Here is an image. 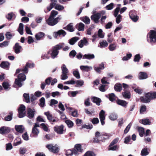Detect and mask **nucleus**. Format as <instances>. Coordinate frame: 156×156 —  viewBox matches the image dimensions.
Segmentation results:
<instances>
[{
    "label": "nucleus",
    "instance_id": "obj_23",
    "mask_svg": "<svg viewBox=\"0 0 156 156\" xmlns=\"http://www.w3.org/2000/svg\"><path fill=\"white\" fill-rule=\"evenodd\" d=\"M64 28L70 32H73L74 30L73 26V24L71 23L68 25L66 27Z\"/></svg>",
    "mask_w": 156,
    "mask_h": 156
},
{
    "label": "nucleus",
    "instance_id": "obj_18",
    "mask_svg": "<svg viewBox=\"0 0 156 156\" xmlns=\"http://www.w3.org/2000/svg\"><path fill=\"white\" fill-rule=\"evenodd\" d=\"M15 128L17 132L20 133H22L24 130V128L22 125H16Z\"/></svg>",
    "mask_w": 156,
    "mask_h": 156
},
{
    "label": "nucleus",
    "instance_id": "obj_5",
    "mask_svg": "<svg viewBox=\"0 0 156 156\" xmlns=\"http://www.w3.org/2000/svg\"><path fill=\"white\" fill-rule=\"evenodd\" d=\"M129 15L130 19L133 22H136L139 19V17L134 10H131L129 12Z\"/></svg>",
    "mask_w": 156,
    "mask_h": 156
},
{
    "label": "nucleus",
    "instance_id": "obj_10",
    "mask_svg": "<svg viewBox=\"0 0 156 156\" xmlns=\"http://www.w3.org/2000/svg\"><path fill=\"white\" fill-rule=\"evenodd\" d=\"M54 131L58 134H61L63 133V126L62 125L55 126L54 128Z\"/></svg>",
    "mask_w": 156,
    "mask_h": 156
},
{
    "label": "nucleus",
    "instance_id": "obj_47",
    "mask_svg": "<svg viewBox=\"0 0 156 156\" xmlns=\"http://www.w3.org/2000/svg\"><path fill=\"white\" fill-rule=\"evenodd\" d=\"M138 131L140 136L141 137H142L144 134V128L142 127H139L138 128Z\"/></svg>",
    "mask_w": 156,
    "mask_h": 156
},
{
    "label": "nucleus",
    "instance_id": "obj_37",
    "mask_svg": "<svg viewBox=\"0 0 156 156\" xmlns=\"http://www.w3.org/2000/svg\"><path fill=\"white\" fill-rule=\"evenodd\" d=\"M114 89L115 90L120 92L122 89V85L120 84L117 83L115 85Z\"/></svg>",
    "mask_w": 156,
    "mask_h": 156
},
{
    "label": "nucleus",
    "instance_id": "obj_51",
    "mask_svg": "<svg viewBox=\"0 0 156 156\" xmlns=\"http://www.w3.org/2000/svg\"><path fill=\"white\" fill-rule=\"evenodd\" d=\"M149 154L148 152L147 151V148H144L141 151V155L142 156H146L147 155Z\"/></svg>",
    "mask_w": 156,
    "mask_h": 156
},
{
    "label": "nucleus",
    "instance_id": "obj_14",
    "mask_svg": "<svg viewBox=\"0 0 156 156\" xmlns=\"http://www.w3.org/2000/svg\"><path fill=\"white\" fill-rule=\"evenodd\" d=\"M10 131V129L9 128L6 126H2L0 128V133L1 134L8 133Z\"/></svg>",
    "mask_w": 156,
    "mask_h": 156
},
{
    "label": "nucleus",
    "instance_id": "obj_59",
    "mask_svg": "<svg viewBox=\"0 0 156 156\" xmlns=\"http://www.w3.org/2000/svg\"><path fill=\"white\" fill-rule=\"evenodd\" d=\"M119 140V138L118 137L114 139L111 142L109 145V147L112 146L115 144L117 143Z\"/></svg>",
    "mask_w": 156,
    "mask_h": 156
},
{
    "label": "nucleus",
    "instance_id": "obj_9",
    "mask_svg": "<svg viewBox=\"0 0 156 156\" xmlns=\"http://www.w3.org/2000/svg\"><path fill=\"white\" fill-rule=\"evenodd\" d=\"M89 44L86 38L84 37L83 39L80 41L78 43V46L80 48H83L84 45L87 46Z\"/></svg>",
    "mask_w": 156,
    "mask_h": 156
},
{
    "label": "nucleus",
    "instance_id": "obj_48",
    "mask_svg": "<svg viewBox=\"0 0 156 156\" xmlns=\"http://www.w3.org/2000/svg\"><path fill=\"white\" fill-rule=\"evenodd\" d=\"M98 35L99 37L101 38H103L104 37V34L103 33V31L102 29H99L98 33Z\"/></svg>",
    "mask_w": 156,
    "mask_h": 156
},
{
    "label": "nucleus",
    "instance_id": "obj_34",
    "mask_svg": "<svg viewBox=\"0 0 156 156\" xmlns=\"http://www.w3.org/2000/svg\"><path fill=\"white\" fill-rule=\"evenodd\" d=\"M73 76L77 79H79L80 78V73L78 71V69H76L73 71Z\"/></svg>",
    "mask_w": 156,
    "mask_h": 156
},
{
    "label": "nucleus",
    "instance_id": "obj_19",
    "mask_svg": "<svg viewBox=\"0 0 156 156\" xmlns=\"http://www.w3.org/2000/svg\"><path fill=\"white\" fill-rule=\"evenodd\" d=\"M79 39L77 37H75L72 38L69 40V43L70 45H73Z\"/></svg>",
    "mask_w": 156,
    "mask_h": 156
},
{
    "label": "nucleus",
    "instance_id": "obj_27",
    "mask_svg": "<svg viewBox=\"0 0 156 156\" xmlns=\"http://www.w3.org/2000/svg\"><path fill=\"white\" fill-rule=\"evenodd\" d=\"M100 46L98 45V47H99L101 48H102L105 47H107L108 46V43L105 41L103 40L102 41H101L99 42Z\"/></svg>",
    "mask_w": 156,
    "mask_h": 156
},
{
    "label": "nucleus",
    "instance_id": "obj_60",
    "mask_svg": "<svg viewBox=\"0 0 156 156\" xmlns=\"http://www.w3.org/2000/svg\"><path fill=\"white\" fill-rule=\"evenodd\" d=\"M84 156H95V154L92 151H87L84 154Z\"/></svg>",
    "mask_w": 156,
    "mask_h": 156
},
{
    "label": "nucleus",
    "instance_id": "obj_32",
    "mask_svg": "<svg viewBox=\"0 0 156 156\" xmlns=\"http://www.w3.org/2000/svg\"><path fill=\"white\" fill-rule=\"evenodd\" d=\"M141 101L145 103H147L150 101L151 100L149 97H147V94H145V98L141 97L140 98Z\"/></svg>",
    "mask_w": 156,
    "mask_h": 156
},
{
    "label": "nucleus",
    "instance_id": "obj_26",
    "mask_svg": "<svg viewBox=\"0 0 156 156\" xmlns=\"http://www.w3.org/2000/svg\"><path fill=\"white\" fill-rule=\"evenodd\" d=\"M94 55L93 54H85L83 57V59H91L94 58Z\"/></svg>",
    "mask_w": 156,
    "mask_h": 156
},
{
    "label": "nucleus",
    "instance_id": "obj_39",
    "mask_svg": "<svg viewBox=\"0 0 156 156\" xmlns=\"http://www.w3.org/2000/svg\"><path fill=\"white\" fill-rule=\"evenodd\" d=\"M32 133L34 134V136H37L39 133V131L37 128H33L32 131Z\"/></svg>",
    "mask_w": 156,
    "mask_h": 156
},
{
    "label": "nucleus",
    "instance_id": "obj_46",
    "mask_svg": "<svg viewBox=\"0 0 156 156\" xmlns=\"http://www.w3.org/2000/svg\"><path fill=\"white\" fill-rule=\"evenodd\" d=\"M82 20L86 24H89L90 22V19L87 16L83 17Z\"/></svg>",
    "mask_w": 156,
    "mask_h": 156
},
{
    "label": "nucleus",
    "instance_id": "obj_7",
    "mask_svg": "<svg viewBox=\"0 0 156 156\" xmlns=\"http://www.w3.org/2000/svg\"><path fill=\"white\" fill-rule=\"evenodd\" d=\"M26 108L24 105H21L18 109L19 117L21 118L24 117L25 115Z\"/></svg>",
    "mask_w": 156,
    "mask_h": 156
},
{
    "label": "nucleus",
    "instance_id": "obj_53",
    "mask_svg": "<svg viewBox=\"0 0 156 156\" xmlns=\"http://www.w3.org/2000/svg\"><path fill=\"white\" fill-rule=\"evenodd\" d=\"M21 143V140L19 138H17L14 140L13 145L16 146L20 145Z\"/></svg>",
    "mask_w": 156,
    "mask_h": 156
},
{
    "label": "nucleus",
    "instance_id": "obj_4",
    "mask_svg": "<svg viewBox=\"0 0 156 156\" xmlns=\"http://www.w3.org/2000/svg\"><path fill=\"white\" fill-rule=\"evenodd\" d=\"M34 66V65L33 63H27L23 69H17L16 70L15 74L19 73L21 71L23 72L24 73H27L28 72V68H33Z\"/></svg>",
    "mask_w": 156,
    "mask_h": 156
},
{
    "label": "nucleus",
    "instance_id": "obj_40",
    "mask_svg": "<svg viewBox=\"0 0 156 156\" xmlns=\"http://www.w3.org/2000/svg\"><path fill=\"white\" fill-rule=\"evenodd\" d=\"M117 47V45L115 44H112L109 45L108 48L110 51H113L115 50Z\"/></svg>",
    "mask_w": 156,
    "mask_h": 156
},
{
    "label": "nucleus",
    "instance_id": "obj_22",
    "mask_svg": "<svg viewBox=\"0 0 156 156\" xmlns=\"http://www.w3.org/2000/svg\"><path fill=\"white\" fill-rule=\"evenodd\" d=\"M80 69L82 70H85L87 72L92 69V67L91 66H80Z\"/></svg>",
    "mask_w": 156,
    "mask_h": 156
},
{
    "label": "nucleus",
    "instance_id": "obj_55",
    "mask_svg": "<svg viewBox=\"0 0 156 156\" xmlns=\"http://www.w3.org/2000/svg\"><path fill=\"white\" fill-rule=\"evenodd\" d=\"M76 83V81H75L73 79H72L71 80H69L65 82L64 83L65 84H71L73 85Z\"/></svg>",
    "mask_w": 156,
    "mask_h": 156
},
{
    "label": "nucleus",
    "instance_id": "obj_17",
    "mask_svg": "<svg viewBox=\"0 0 156 156\" xmlns=\"http://www.w3.org/2000/svg\"><path fill=\"white\" fill-rule=\"evenodd\" d=\"M22 48V47L18 43H16L14 47L15 52L16 54L19 53L20 52V50Z\"/></svg>",
    "mask_w": 156,
    "mask_h": 156
},
{
    "label": "nucleus",
    "instance_id": "obj_38",
    "mask_svg": "<svg viewBox=\"0 0 156 156\" xmlns=\"http://www.w3.org/2000/svg\"><path fill=\"white\" fill-rule=\"evenodd\" d=\"M76 27H78V30L83 31L84 30V25L82 23H80L76 25Z\"/></svg>",
    "mask_w": 156,
    "mask_h": 156
},
{
    "label": "nucleus",
    "instance_id": "obj_63",
    "mask_svg": "<svg viewBox=\"0 0 156 156\" xmlns=\"http://www.w3.org/2000/svg\"><path fill=\"white\" fill-rule=\"evenodd\" d=\"M9 45V42L8 41H4L2 43H0V47L3 48Z\"/></svg>",
    "mask_w": 156,
    "mask_h": 156
},
{
    "label": "nucleus",
    "instance_id": "obj_43",
    "mask_svg": "<svg viewBox=\"0 0 156 156\" xmlns=\"http://www.w3.org/2000/svg\"><path fill=\"white\" fill-rule=\"evenodd\" d=\"M117 115L115 113H111L109 116V118L110 120L114 121L116 120L117 118Z\"/></svg>",
    "mask_w": 156,
    "mask_h": 156
},
{
    "label": "nucleus",
    "instance_id": "obj_2",
    "mask_svg": "<svg viewBox=\"0 0 156 156\" xmlns=\"http://www.w3.org/2000/svg\"><path fill=\"white\" fill-rule=\"evenodd\" d=\"M147 41L151 44L156 42V29L150 31L147 34Z\"/></svg>",
    "mask_w": 156,
    "mask_h": 156
},
{
    "label": "nucleus",
    "instance_id": "obj_44",
    "mask_svg": "<svg viewBox=\"0 0 156 156\" xmlns=\"http://www.w3.org/2000/svg\"><path fill=\"white\" fill-rule=\"evenodd\" d=\"M62 73H68L69 72L68 69L65 64H63L61 67Z\"/></svg>",
    "mask_w": 156,
    "mask_h": 156
},
{
    "label": "nucleus",
    "instance_id": "obj_3",
    "mask_svg": "<svg viewBox=\"0 0 156 156\" xmlns=\"http://www.w3.org/2000/svg\"><path fill=\"white\" fill-rule=\"evenodd\" d=\"M26 76L23 73H21L18 75L17 78L15 80V83L19 87H21L22 85V82L25 80Z\"/></svg>",
    "mask_w": 156,
    "mask_h": 156
},
{
    "label": "nucleus",
    "instance_id": "obj_13",
    "mask_svg": "<svg viewBox=\"0 0 156 156\" xmlns=\"http://www.w3.org/2000/svg\"><path fill=\"white\" fill-rule=\"evenodd\" d=\"M66 34V32L62 30H60L56 32H55L53 34L54 37L55 38H57L58 36H62L64 37Z\"/></svg>",
    "mask_w": 156,
    "mask_h": 156
},
{
    "label": "nucleus",
    "instance_id": "obj_1",
    "mask_svg": "<svg viewBox=\"0 0 156 156\" xmlns=\"http://www.w3.org/2000/svg\"><path fill=\"white\" fill-rule=\"evenodd\" d=\"M64 45V43H59L52 48L51 50V54L52 58L54 59L57 57L59 52L58 50L61 49Z\"/></svg>",
    "mask_w": 156,
    "mask_h": 156
},
{
    "label": "nucleus",
    "instance_id": "obj_20",
    "mask_svg": "<svg viewBox=\"0 0 156 156\" xmlns=\"http://www.w3.org/2000/svg\"><path fill=\"white\" fill-rule=\"evenodd\" d=\"M81 145L80 144H76L75 145L74 149H73V151H75L77 152L78 155L81 153L83 149L81 148Z\"/></svg>",
    "mask_w": 156,
    "mask_h": 156
},
{
    "label": "nucleus",
    "instance_id": "obj_62",
    "mask_svg": "<svg viewBox=\"0 0 156 156\" xmlns=\"http://www.w3.org/2000/svg\"><path fill=\"white\" fill-rule=\"evenodd\" d=\"M51 151L54 153H57L58 151V148L57 145H55L53 146V148L51 150Z\"/></svg>",
    "mask_w": 156,
    "mask_h": 156
},
{
    "label": "nucleus",
    "instance_id": "obj_36",
    "mask_svg": "<svg viewBox=\"0 0 156 156\" xmlns=\"http://www.w3.org/2000/svg\"><path fill=\"white\" fill-rule=\"evenodd\" d=\"M84 81L82 80H77L76 81V85L75 87H80L84 84Z\"/></svg>",
    "mask_w": 156,
    "mask_h": 156
},
{
    "label": "nucleus",
    "instance_id": "obj_15",
    "mask_svg": "<svg viewBox=\"0 0 156 156\" xmlns=\"http://www.w3.org/2000/svg\"><path fill=\"white\" fill-rule=\"evenodd\" d=\"M74 154L75 155H78V154L76 151L72 150L69 149L66 151V156H71L72 154Z\"/></svg>",
    "mask_w": 156,
    "mask_h": 156
},
{
    "label": "nucleus",
    "instance_id": "obj_54",
    "mask_svg": "<svg viewBox=\"0 0 156 156\" xmlns=\"http://www.w3.org/2000/svg\"><path fill=\"white\" fill-rule=\"evenodd\" d=\"M44 114L47 116V119L50 122L52 121L53 119L52 117L49 112H44Z\"/></svg>",
    "mask_w": 156,
    "mask_h": 156
},
{
    "label": "nucleus",
    "instance_id": "obj_56",
    "mask_svg": "<svg viewBox=\"0 0 156 156\" xmlns=\"http://www.w3.org/2000/svg\"><path fill=\"white\" fill-rule=\"evenodd\" d=\"M50 53V51L48 52L47 53L44 54L41 57L43 59H49L50 58V56L49 55Z\"/></svg>",
    "mask_w": 156,
    "mask_h": 156
},
{
    "label": "nucleus",
    "instance_id": "obj_24",
    "mask_svg": "<svg viewBox=\"0 0 156 156\" xmlns=\"http://www.w3.org/2000/svg\"><path fill=\"white\" fill-rule=\"evenodd\" d=\"M35 111L34 110V109H31L30 108L28 109L27 114L29 118H31L34 117Z\"/></svg>",
    "mask_w": 156,
    "mask_h": 156
},
{
    "label": "nucleus",
    "instance_id": "obj_21",
    "mask_svg": "<svg viewBox=\"0 0 156 156\" xmlns=\"http://www.w3.org/2000/svg\"><path fill=\"white\" fill-rule=\"evenodd\" d=\"M58 12L57 11L55 10H52L51 12V15L50 17H49V23L51 24V23L50 22L51 21V18H54V17L58 14Z\"/></svg>",
    "mask_w": 156,
    "mask_h": 156
},
{
    "label": "nucleus",
    "instance_id": "obj_12",
    "mask_svg": "<svg viewBox=\"0 0 156 156\" xmlns=\"http://www.w3.org/2000/svg\"><path fill=\"white\" fill-rule=\"evenodd\" d=\"M105 112L103 110H102L99 113V118L102 125H103L105 123L104 121L105 119Z\"/></svg>",
    "mask_w": 156,
    "mask_h": 156
},
{
    "label": "nucleus",
    "instance_id": "obj_45",
    "mask_svg": "<svg viewBox=\"0 0 156 156\" xmlns=\"http://www.w3.org/2000/svg\"><path fill=\"white\" fill-rule=\"evenodd\" d=\"M15 16H16L15 14L13 12H11L8 13L6 15V17L9 20H11L12 17Z\"/></svg>",
    "mask_w": 156,
    "mask_h": 156
},
{
    "label": "nucleus",
    "instance_id": "obj_28",
    "mask_svg": "<svg viewBox=\"0 0 156 156\" xmlns=\"http://www.w3.org/2000/svg\"><path fill=\"white\" fill-rule=\"evenodd\" d=\"M147 97H149L150 100L156 98V92L148 93L147 94Z\"/></svg>",
    "mask_w": 156,
    "mask_h": 156
},
{
    "label": "nucleus",
    "instance_id": "obj_8",
    "mask_svg": "<svg viewBox=\"0 0 156 156\" xmlns=\"http://www.w3.org/2000/svg\"><path fill=\"white\" fill-rule=\"evenodd\" d=\"M61 19V16H59L55 18H51V21L50 22L51 23V24H49V18L46 20L47 23L50 26H53L56 24Z\"/></svg>",
    "mask_w": 156,
    "mask_h": 156
},
{
    "label": "nucleus",
    "instance_id": "obj_30",
    "mask_svg": "<svg viewBox=\"0 0 156 156\" xmlns=\"http://www.w3.org/2000/svg\"><path fill=\"white\" fill-rule=\"evenodd\" d=\"M18 31L19 33L21 35L23 34V24L22 23L19 24Z\"/></svg>",
    "mask_w": 156,
    "mask_h": 156
},
{
    "label": "nucleus",
    "instance_id": "obj_16",
    "mask_svg": "<svg viewBox=\"0 0 156 156\" xmlns=\"http://www.w3.org/2000/svg\"><path fill=\"white\" fill-rule=\"evenodd\" d=\"M148 77L147 73L144 72H140L138 74V77L140 80H144Z\"/></svg>",
    "mask_w": 156,
    "mask_h": 156
},
{
    "label": "nucleus",
    "instance_id": "obj_31",
    "mask_svg": "<svg viewBox=\"0 0 156 156\" xmlns=\"http://www.w3.org/2000/svg\"><path fill=\"white\" fill-rule=\"evenodd\" d=\"M118 104L121 105L124 107H126L127 105V103L125 101L118 100L117 101Z\"/></svg>",
    "mask_w": 156,
    "mask_h": 156
},
{
    "label": "nucleus",
    "instance_id": "obj_58",
    "mask_svg": "<svg viewBox=\"0 0 156 156\" xmlns=\"http://www.w3.org/2000/svg\"><path fill=\"white\" fill-rule=\"evenodd\" d=\"M23 97L25 99V101L27 103L30 102V97L28 94L25 93L23 94Z\"/></svg>",
    "mask_w": 156,
    "mask_h": 156
},
{
    "label": "nucleus",
    "instance_id": "obj_52",
    "mask_svg": "<svg viewBox=\"0 0 156 156\" xmlns=\"http://www.w3.org/2000/svg\"><path fill=\"white\" fill-rule=\"evenodd\" d=\"M116 97L114 94L111 93L109 95V100L113 101L116 99Z\"/></svg>",
    "mask_w": 156,
    "mask_h": 156
},
{
    "label": "nucleus",
    "instance_id": "obj_42",
    "mask_svg": "<svg viewBox=\"0 0 156 156\" xmlns=\"http://www.w3.org/2000/svg\"><path fill=\"white\" fill-rule=\"evenodd\" d=\"M79 91H69L68 93V95L70 97H74L78 94Z\"/></svg>",
    "mask_w": 156,
    "mask_h": 156
},
{
    "label": "nucleus",
    "instance_id": "obj_61",
    "mask_svg": "<svg viewBox=\"0 0 156 156\" xmlns=\"http://www.w3.org/2000/svg\"><path fill=\"white\" fill-rule=\"evenodd\" d=\"M132 56V54L131 53L127 54L126 56L123 57L122 58L123 61H127L130 59Z\"/></svg>",
    "mask_w": 156,
    "mask_h": 156
},
{
    "label": "nucleus",
    "instance_id": "obj_11",
    "mask_svg": "<svg viewBox=\"0 0 156 156\" xmlns=\"http://www.w3.org/2000/svg\"><path fill=\"white\" fill-rule=\"evenodd\" d=\"M51 1V3L50 4V5L48 6L47 8V9L48 11H47L45 9H44V12L45 13H47L48 12L50 11L53 7L54 5L55 4L56 2H57V0H50Z\"/></svg>",
    "mask_w": 156,
    "mask_h": 156
},
{
    "label": "nucleus",
    "instance_id": "obj_64",
    "mask_svg": "<svg viewBox=\"0 0 156 156\" xmlns=\"http://www.w3.org/2000/svg\"><path fill=\"white\" fill-rule=\"evenodd\" d=\"M40 105L41 107H44L45 105V100L44 98H41L40 100Z\"/></svg>",
    "mask_w": 156,
    "mask_h": 156
},
{
    "label": "nucleus",
    "instance_id": "obj_25",
    "mask_svg": "<svg viewBox=\"0 0 156 156\" xmlns=\"http://www.w3.org/2000/svg\"><path fill=\"white\" fill-rule=\"evenodd\" d=\"M44 36V34L42 32H39L37 33L35 35V37L36 40L37 41L40 40Z\"/></svg>",
    "mask_w": 156,
    "mask_h": 156
},
{
    "label": "nucleus",
    "instance_id": "obj_6",
    "mask_svg": "<svg viewBox=\"0 0 156 156\" xmlns=\"http://www.w3.org/2000/svg\"><path fill=\"white\" fill-rule=\"evenodd\" d=\"M95 12L94 11L92 12L93 15L91 16V18L95 23H98L99 20L101 17V14L98 12L95 13Z\"/></svg>",
    "mask_w": 156,
    "mask_h": 156
},
{
    "label": "nucleus",
    "instance_id": "obj_49",
    "mask_svg": "<svg viewBox=\"0 0 156 156\" xmlns=\"http://www.w3.org/2000/svg\"><path fill=\"white\" fill-rule=\"evenodd\" d=\"M9 63L7 62H3L0 64V66L2 68H5L8 67Z\"/></svg>",
    "mask_w": 156,
    "mask_h": 156
},
{
    "label": "nucleus",
    "instance_id": "obj_41",
    "mask_svg": "<svg viewBox=\"0 0 156 156\" xmlns=\"http://www.w3.org/2000/svg\"><path fill=\"white\" fill-rule=\"evenodd\" d=\"M3 87L5 90H8L10 89V85L7 82H4L2 84Z\"/></svg>",
    "mask_w": 156,
    "mask_h": 156
},
{
    "label": "nucleus",
    "instance_id": "obj_57",
    "mask_svg": "<svg viewBox=\"0 0 156 156\" xmlns=\"http://www.w3.org/2000/svg\"><path fill=\"white\" fill-rule=\"evenodd\" d=\"M142 124L144 125H150L151 124V122L149 119H142Z\"/></svg>",
    "mask_w": 156,
    "mask_h": 156
},
{
    "label": "nucleus",
    "instance_id": "obj_35",
    "mask_svg": "<svg viewBox=\"0 0 156 156\" xmlns=\"http://www.w3.org/2000/svg\"><path fill=\"white\" fill-rule=\"evenodd\" d=\"M122 95L125 98L129 99L130 98V92L127 90L125 91L122 93Z\"/></svg>",
    "mask_w": 156,
    "mask_h": 156
},
{
    "label": "nucleus",
    "instance_id": "obj_29",
    "mask_svg": "<svg viewBox=\"0 0 156 156\" xmlns=\"http://www.w3.org/2000/svg\"><path fill=\"white\" fill-rule=\"evenodd\" d=\"M57 2H56L54 5L55 9L59 11L63 10L64 9V6L59 4H57Z\"/></svg>",
    "mask_w": 156,
    "mask_h": 156
},
{
    "label": "nucleus",
    "instance_id": "obj_33",
    "mask_svg": "<svg viewBox=\"0 0 156 156\" xmlns=\"http://www.w3.org/2000/svg\"><path fill=\"white\" fill-rule=\"evenodd\" d=\"M92 101L96 104L98 105H100V103L101 102V100L100 99L96 97H94L92 98Z\"/></svg>",
    "mask_w": 156,
    "mask_h": 156
},
{
    "label": "nucleus",
    "instance_id": "obj_50",
    "mask_svg": "<svg viewBox=\"0 0 156 156\" xmlns=\"http://www.w3.org/2000/svg\"><path fill=\"white\" fill-rule=\"evenodd\" d=\"M65 122L69 128H72L73 125V122L70 120H66L65 121Z\"/></svg>",
    "mask_w": 156,
    "mask_h": 156
}]
</instances>
